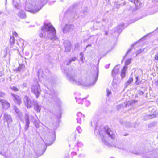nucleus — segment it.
Listing matches in <instances>:
<instances>
[{"instance_id":"nucleus-1","label":"nucleus","mask_w":158,"mask_h":158,"mask_svg":"<svg viewBox=\"0 0 158 158\" xmlns=\"http://www.w3.org/2000/svg\"><path fill=\"white\" fill-rule=\"evenodd\" d=\"M65 72L68 78L72 83L85 86L94 85L96 82L98 76V70L97 68L91 72L90 76L87 79L84 78L83 79L80 78L78 79L77 77L72 75V72H69L67 73L65 71Z\"/></svg>"},{"instance_id":"nucleus-2","label":"nucleus","mask_w":158,"mask_h":158,"mask_svg":"<svg viewBox=\"0 0 158 158\" xmlns=\"http://www.w3.org/2000/svg\"><path fill=\"white\" fill-rule=\"evenodd\" d=\"M41 33L39 34V36L42 38L43 36L48 40L54 41H56V44L59 43L58 38L56 36V30L53 26L50 24H44L42 27Z\"/></svg>"},{"instance_id":"nucleus-3","label":"nucleus","mask_w":158,"mask_h":158,"mask_svg":"<svg viewBox=\"0 0 158 158\" xmlns=\"http://www.w3.org/2000/svg\"><path fill=\"white\" fill-rule=\"evenodd\" d=\"M94 132L96 135H97L99 134L100 135L102 141L105 145L109 147L113 146L114 145L113 141L110 143V142L108 143L106 141V137L105 134H107L113 140H114L115 138V135L113 133L112 131L108 128V127H105L104 131H100L98 127H96Z\"/></svg>"},{"instance_id":"nucleus-4","label":"nucleus","mask_w":158,"mask_h":158,"mask_svg":"<svg viewBox=\"0 0 158 158\" xmlns=\"http://www.w3.org/2000/svg\"><path fill=\"white\" fill-rule=\"evenodd\" d=\"M33 101H32L28 96L27 95L25 96L23 98V102L27 109H29L32 107Z\"/></svg>"},{"instance_id":"nucleus-5","label":"nucleus","mask_w":158,"mask_h":158,"mask_svg":"<svg viewBox=\"0 0 158 158\" xmlns=\"http://www.w3.org/2000/svg\"><path fill=\"white\" fill-rule=\"evenodd\" d=\"M31 91L35 94L36 98H38L40 94V89L39 85H33L31 87Z\"/></svg>"},{"instance_id":"nucleus-6","label":"nucleus","mask_w":158,"mask_h":158,"mask_svg":"<svg viewBox=\"0 0 158 158\" xmlns=\"http://www.w3.org/2000/svg\"><path fill=\"white\" fill-rule=\"evenodd\" d=\"M41 8H36L35 6H33L32 5L30 4H27L25 6L26 10L33 13H36Z\"/></svg>"},{"instance_id":"nucleus-7","label":"nucleus","mask_w":158,"mask_h":158,"mask_svg":"<svg viewBox=\"0 0 158 158\" xmlns=\"http://www.w3.org/2000/svg\"><path fill=\"white\" fill-rule=\"evenodd\" d=\"M131 60L130 59L127 60L125 62V65H126V66H125L123 67V69H122L121 72V76L122 78H123L125 77V73L127 68V65H129L131 63Z\"/></svg>"},{"instance_id":"nucleus-8","label":"nucleus","mask_w":158,"mask_h":158,"mask_svg":"<svg viewBox=\"0 0 158 158\" xmlns=\"http://www.w3.org/2000/svg\"><path fill=\"white\" fill-rule=\"evenodd\" d=\"M137 102L136 100H133L132 101H129L128 102H126L124 103L119 104L117 106V108L118 109H120L121 108L125 107L127 105H132L133 104Z\"/></svg>"},{"instance_id":"nucleus-9","label":"nucleus","mask_w":158,"mask_h":158,"mask_svg":"<svg viewBox=\"0 0 158 158\" xmlns=\"http://www.w3.org/2000/svg\"><path fill=\"white\" fill-rule=\"evenodd\" d=\"M11 95L15 103L19 105L22 103L21 98L20 97L12 93L11 94Z\"/></svg>"},{"instance_id":"nucleus-10","label":"nucleus","mask_w":158,"mask_h":158,"mask_svg":"<svg viewBox=\"0 0 158 158\" xmlns=\"http://www.w3.org/2000/svg\"><path fill=\"white\" fill-rule=\"evenodd\" d=\"M74 28V26L72 25L66 24L63 29L64 33L72 31Z\"/></svg>"},{"instance_id":"nucleus-11","label":"nucleus","mask_w":158,"mask_h":158,"mask_svg":"<svg viewBox=\"0 0 158 158\" xmlns=\"http://www.w3.org/2000/svg\"><path fill=\"white\" fill-rule=\"evenodd\" d=\"M4 120L6 121L8 125L11 123L12 121V119L11 117L8 114L6 113L4 114Z\"/></svg>"},{"instance_id":"nucleus-12","label":"nucleus","mask_w":158,"mask_h":158,"mask_svg":"<svg viewBox=\"0 0 158 158\" xmlns=\"http://www.w3.org/2000/svg\"><path fill=\"white\" fill-rule=\"evenodd\" d=\"M64 44L65 48V52H70L71 46L70 42L69 40H66L64 41Z\"/></svg>"},{"instance_id":"nucleus-13","label":"nucleus","mask_w":158,"mask_h":158,"mask_svg":"<svg viewBox=\"0 0 158 158\" xmlns=\"http://www.w3.org/2000/svg\"><path fill=\"white\" fill-rule=\"evenodd\" d=\"M24 119L25 122V129L27 130L29 127V124L30 123L29 121V116L26 113L25 114L24 116Z\"/></svg>"},{"instance_id":"nucleus-14","label":"nucleus","mask_w":158,"mask_h":158,"mask_svg":"<svg viewBox=\"0 0 158 158\" xmlns=\"http://www.w3.org/2000/svg\"><path fill=\"white\" fill-rule=\"evenodd\" d=\"M0 102L2 105L3 108L6 109L10 107V103L6 100L1 99Z\"/></svg>"},{"instance_id":"nucleus-15","label":"nucleus","mask_w":158,"mask_h":158,"mask_svg":"<svg viewBox=\"0 0 158 158\" xmlns=\"http://www.w3.org/2000/svg\"><path fill=\"white\" fill-rule=\"evenodd\" d=\"M0 154L4 156L5 158H14L10 151H8L6 153L0 152Z\"/></svg>"},{"instance_id":"nucleus-16","label":"nucleus","mask_w":158,"mask_h":158,"mask_svg":"<svg viewBox=\"0 0 158 158\" xmlns=\"http://www.w3.org/2000/svg\"><path fill=\"white\" fill-rule=\"evenodd\" d=\"M34 109L37 112H40L41 110V106L39 105L37 102L35 101H33Z\"/></svg>"},{"instance_id":"nucleus-17","label":"nucleus","mask_w":158,"mask_h":158,"mask_svg":"<svg viewBox=\"0 0 158 158\" xmlns=\"http://www.w3.org/2000/svg\"><path fill=\"white\" fill-rule=\"evenodd\" d=\"M18 16L21 19H25L26 16L25 13L23 10L20 11L17 14Z\"/></svg>"},{"instance_id":"nucleus-18","label":"nucleus","mask_w":158,"mask_h":158,"mask_svg":"<svg viewBox=\"0 0 158 158\" xmlns=\"http://www.w3.org/2000/svg\"><path fill=\"white\" fill-rule=\"evenodd\" d=\"M14 109L16 113L18 114V116L19 117L21 120V118L22 117V113L20 112L19 109L16 106H14Z\"/></svg>"},{"instance_id":"nucleus-19","label":"nucleus","mask_w":158,"mask_h":158,"mask_svg":"<svg viewBox=\"0 0 158 158\" xmlns=\"http://www.w3.org/2000/svg\"><path fill=\"white\" fill-rule=\"evenodd\" d=\"M119 68L118 67L115 66L112 71V73L113 76H115V75L118 73L119 72Z\"/></svg>"},{"instance_id":"nucleus-20","label":"nucleus","mask_w":158,"mask_h":158,"mask_svg":"<svg viewBox=\"0 0 158 158\" xmlns=\"http://www.w3.org/2000/svg\"><path fill=\"white\" fill-rule=\"evenodd\" d=\"M45 150L44 151H40L39 148H37L36 151L35 152V153L37 156H40L43 155L44 152Z\"/></svg>"},{"instance_id":"nucleus-21","label":"nucleus","mask_w":158,"mask_h":158,"mask_svg":"<svg viewBox=\"0 0 158 158\" xmlns=\"http://www.w3.org/2000/svg\"><path fill=\"white\" fill-rule=\"evenodd\" d=\"M133 81V79L131 77H130L128 81L126 82L125 84V88L127 87Z\"/></svg>"},{"instance_id":"nucleus-22","label":"nucleus","mask_w":158,"mask_h":158,"mask_svg":"<svg viewBox=\"0 0 158 158\" xmlns=\"http://www.w3.org/2000/svg\"><path fill=\"white\" fill-rule=\"evenodd\" d=\"M156 117V115L154 114L146 115L144 117V120H145L148 119H152L155 118Z\"/></svg>"},{"instance_id":"nucleus-23","label":"nucleus","mask_w":158,"mask_h":158,"mask_svg":"<svg viewBox=\"0 0 158 158\" xmlns=\"http://www.w3.org/2000/svg\"><path fill=\"white\" fill-rule=\"evenodd\" d=\"M77 60V59L76 57L70 58L68 61H67L66 65H69L72 61H75Z\"/></svg>"},{"instance_id":"nucleus-24","label":"nucleus","mask_w":158,"mask_h":158,"mask_svg":"<svg viewBox=\"0 0 158 158\" xmlns=\"http://www.w3.org/2000/svg\"><path fill=\"white\" fill-rule=\"evenodd\" d=\"M130 1L131 2L134 3L136 6L140 5L139 0H130Z\"/></svg>"},{"instance_id":"nucleus-25","label":"nucleus","mask_w":158,"mask_h":158,"mask_svg":"<svg viewBox=\"0 0 158 158\" xmlns=\"http://www.w3.org/2000/svg\"><path fill=\"white\" fill-rule=\"evenodd\" d=\"M15 41V39L14 37L13 36L11 37L10 40V43L12 47L14 44Z\"/></svg>"},{"instance_id":"nucleus-26","label":"nucleus","mask_w":158,"mask_h":158,"mask_svg":"<svg viewBox=\"0 0 158 158\" xmlns=\"http://www.w3.org/2000/svg\"><path fill=\"white\" fill-rule=\"evenodd\" d=\"M25 68V66L24 65H21L18 68V70L19 71H23Z\"/></svg>"},{"instance_id":"nucleus-27","label":"nucleus","mask_w":158,"mask_h":158,"mask_svg":"<svg viewBox=\"0 0 158 158\" xmlns=\"http://www.w3.org/2000/svg\"><path fill=\"white\" fill-rule=\"evenodd\" d=\"M123 125L126 127H132L131 124L129 122H125L123 123Z\"/></svg>"},{"instance_id":"nucleus-28","label":"nucleus","mask_w":158,"mask_h":158,"mask_svg":"<svg viewBox=\"0 0 158 158\" xmlns=\"http://www.w3.org/2000/svg\"><path fill=\"white\" fill-rule=\"evenodd\" d=\"M10 88L11 90L15 92L19 91V89L17 87L14 86H11L10 87Z\"/></svg>"},{"instance_id":"nucleus-29","label":"nucleus","mask_w":158,"mask_h":158,"mask_svg":"<svg viewBox=\"0 0 158 158\" xmlns=\"http://www.w3.org/2000/svg\"><path fill=\"white\" fill-rule=\"evenodd\" d=\"M75 98L76 99L77 102H78L79 104H82V100L80 98L76 97Z\"/></svg>"},{"instance_id":"nucleus-30","label":"nucleus","mask_w":158,"mask_h":158,"mask_svg":"<svg viewBox=\"0 0 158 158\" xmlns=\"http://www.w3.org/2000/svg\"><path fill=\"white\" fill-rule=\"evenodd\" d=\"M76 131L78 132L79 133H80L82 132V130L80 128V127L78 126L76 128V131H75V132H76Z\"/></svg>"},{"instance_id":"nucleus-31","label":"nucleus","mask_w":158,"mask_h":158,"mask_svg":"<svg viewBox=\"0 0 158 158\" xmlns=\"http://www.w3.org/2000/svg\"><path fill=\"white\" fill-rule=\"evenodd\" d=\"M132 153L137 155H140L142 154V153L141 152H137L136 151H135L134 152H132Z\"/></svg>"},{"instance_id":"nucleus-32","label":"nucleus","mask_w":158,"mask_h":158,"mask_svg":"<svg viewBox=\"0 0 158 158\" xmlns=\"http://www.w3.org/2000/svg\"><path fill=\"white\" fill-rule=\"evenodd\" d=\"M77 145L78 147H81L83 146V144L81 142H78L77 143Z\"/></svg>"},{"instance_id":"nucleus-33","label":"nucleus","mask_w":158,"mask_h":158,"mask_svg":"<svg viewBox=\"0 0 158 158\" xmlns=\"http://www.w3.org/2000/svg\"><path fill=\"white\" fill-rule=\"evenodd\" d=\"M80 55L81 56V57H80V60L81 61H82V63H83V53L82 52H81L80 54Z\"/></svg>"},{"instance_id":"nucleus-34","label":"nucleus","mask_w":158,"mask_h":158,"mask_svg":"<svg viewBox=\"0 0 158 158\" xmlns=\"http://www.w3.org/2000/svg\"><path fill=\"white\" fill-rule=\"evenodd\" d=\"M144 49H140V50H138L137 51V54H139V53H140L142 52L143 51H144Z\"/></svg>"},{"instance_id":"nucleus-35","label":"nucleus","mask_w":158,"mask_h":158,"mask_svg":"<svg viewBox=\"0 0 158 158\" xmlns=\"http://www.w3.org/2000/svg\"><path fill=\"white\" fill-rule=\"evenodd\" d=\"M77 117L79 118H81L82 117V114L81 112H78L77 114Z\"/></svg>"},{"instance_id":"nucleus-36","label":"nucleus","mask_w":158,"mask_h":158,"mask_svg":"<svg viewBox=\"0 0 158 158\" xmlns=\"http://www.w3.org/2000/svg\"><path fill=\"white\" fill-rule=\"evenodd\" d=\"M135 78L136 79L135 83L137 85H138L139 84V83L138 82V81L139 80V76H136Z\"/></svg>"},{"instance_id":"nucleus-37","label":"nucleus","mask_w":158,"mask_h":158,"mask_svg":"<svg viewBox=\"0 0 158 158\" xmlns=\"http://www.w3.org/2000/svg\"><path fill=\"white\" fill-rule=\"evenodd\" d=\"M106 91L107 93V95L108 96H109V95L111 94V92L108 89H106Z\"/></svg>"},{"instance_id":"nucleus-38","label":"nucleus","mask_w":158,"mask_h":158,"mask_svg":"<svg viewBox=\"0 0 158 158\" xmlns=\"http://www.w3.org/2000/svg\"><path fill=\"white\" fill-rule=\"evenodd\" d=\"M77 122L78 123H81V118H77Z\"/></svg>"},{"instance_id":"nucleus-39","label":"nucleus","mask_w":158,"mask_h":158,"mask_svg":"<svg viewBox=\"0 0 158 158\" xmlns=\"http://www.w3.org/2000/svg\"><path fill=\"white\" fill-rule=\"evenodd\" d=\"M155 59L158 61V53L155 55Z\"/></svg>"},{"instance_id":"nucleus-40","label":"nucleus","mask_w":158,"mask_h":158,"mask_svg":"<svg viewBox=\"0 0 158 158\" xmlns=\"http://www.w3.org/2000/svg\"><path fill=\"white\" fill-rule=\"evenodd\" d=\"M90 104V102L89 101H85V105L86 106H88Z\"/></svg>"},{"instance_id":"nucleus-41","label":"nucleus","mask_w":158,"mask_h":158,"mask_svg":"<svg viewBox=\"0 0 158 158\" xmlns=\"http://www.w3.org/2000/svg\"><path fill=\"white\" fill-rule=\"evenodd\" d=\"M85 156V155L82 154H80L79 157L80 158H83Z\"/></svg>"},{"instance_id":"nucleus-42","label":"nucleus","mask_w":158,"mask_h":158,"mask_svg":"<svg viewBox=\"0 0 158 158\" xmlns=\"http://www.w3.org/2000/svg\"><path fill=\"white\" fill-rule=\"evenodd\" d=\"M114 81H115V80L114 79L113 81V82H112V85H113V86L114 87H115V85H116V84L115 82Z\"/></svg>"},{"instance_id":"nucleus-43","label":"nucleus","mask_w":158,"mask_h":158,"mask_svg":"<svg viewBox=\"0 0 158 158\" xmlns=\"http://www.w3.org/2000/svg\"><path fill=\"white\" fill-rule=\"evenodd\" d=\"M34 124H35V126L36 128H38L39 127V124L37 123V122H34Z\"/></svg>"},{"instance_id":"nucleus-44","label":"nucleus","mask_w":158,"mask_h":158,"mask_svg":"<svg viewBox=\"0 0 158 158\" xmlns=\"http://www.w3.org/2000/svg\"><path fill=\"white\" fill-rule=\"evenodd\" d=\"M154 84L156 86H158V80L156 81Z\"/></svg>"},{"instance_id":"nucleus-45","label":"nucleus","mask_w":158,"mask_h":158,"mask_svg":"<svg viewBox=\"0 0 158 158\" xmlns=\"http://www.w3.org/2000/svg\"><path fill=\"white\" fill-rule=\"evenodd\" d=\"M5 95L2 92H0V97H3Z\"/></svg>"},{"instance_id":"nucleus-46","label":"nucleus","mask_w":158,"mask_h":158,"mask_svg":"<svg viewBox=\"0 0 158 158\" xmlns=\"http://www.w3.org/2000/svg\"><path fill=\"white\" fill-rule=\"evenodd\" d=\"M77 153L75 152H72L71 153V155L73 156L74 155H76Z\"/></svg>"},{"instance_id":"nucleus-47","label":"nucleus","mask_w":158,"mask_h":158,"mask_svg":"<svg viewBox=\"0 0 158 158\" xmlns=\"http://www.w3.org/2000/svg\"><path fill=\"white\" fill-rule=\"evenodd\" d=\"M13 35L15 36H17L18 35V34H17V33H16L15 32H14L13 33Z\"/></svg>"},{"instance_id":"nucleus-48","label":"nucleus","mask_w":158,"mask_h":158,"mask_svg":"<svg viewBox=\"0 0 158 158\" xmlns=\"http://www.w3.org/2000/svg\"><path fill=\"white\" fill-rule=\"evenodd\" d=\"M23 87H27V84L26 83H24L23 85Z\"/></svg>"},{"instance_id":"nucleus-49","label":"nucleus","mask_w":158,"mask_h":158,"mask_svg":"<svg viewBox=\"0 0 158 158\" xmlns=\"http://www.w3.org/2000/svg\"><path fill=\"white\" fill-rule=\"evenodd\" d=\"M110 64H109L108 65H106V66L105 67V68L106 69H108L109 68V66H110Z\"/></svg>"},{"instance_id":"nucleus-50","label":"nucleus","mask_w":158,"mask_h":158,"mask_svg":"<svg viewBox=\"0 0 158 158\" xmlns=\"http://www.w3.org/2000/svg\"><path fill=\"white\" fill-rule=\"evenodd\" d=\"M21 41V46H23L24 45V43H23V41L22 40Z\"/></svg>"},{"instance_id":"nucleus-51","label":"nucleus","mask_w":158,"mask_h":158,"mask_svg":"<svg viewBox=\"0 0 158 158\" xmlns=\"http://www.w3.org/2000/svg\"><path fill=\"white\" fill-rule=\"evenodd\" d=\"M108 31H106L105 32V35H108Z\"/></svg>"},{"instance_id":"nucleus-52","label":"nucleus","mask_w":158,"mask_h":158,"mask_svg":"<svg viewBox=\"0 0 158 158\" xmlns=\"http://www.w3.org/2000/svg\"><path fill=\"white\" fill-rule=\"evenodd\" d=\"M137 72L139 73H140L142 72V71L141 70H139L138 71H137Z\"/></svg>"},{"instance_id":"nucleus-53","label":"nucleus","mask_w":158,"mask_h":158,"mask_svg":"<svg viewBox=\"0 0 158 158\" xmlns=\"http://www.w3.org/2000/svg\"><path fill=\"white\" fill-rule=\"evenodd\" d=\"M91 46V44H88V45L87 46H86V48L88 47H89V46Z\"/></svg>"},{"instance_id":"nucleus-54","label":"nucleus","mask_w":158,"mask_h":158,"mask_svg":"<svg viewBox=\"0 0 158 158\" xmlns=\"http://www.w3.org/2000/svg\"><path fill=\"white\" fill-rule=\"evenodd\" d=\"M121 27H122V25H121V26H119L118 27V28H119V29H120V28Z\"/></svg>"},{"instance_id":"nucleus-55","label":"nucleus","mask_w":158,"mask_h":158,"mask_svg":"<svg viewBox=\"0 0 158 158\" xmlns=\"http://www.w3.org/2000/svg\"><path fill=\"white\" fill-rule=\"evenodd\" d=\"M52 94V95H51L52 96V97H53V95H54V96H55V94H53H53H52H52Z\"/></svg>"},{"instance_id":"nucleus-56","label":"nucleus","mask_w":158,"mask_h":158,"mask_svg":"<svg viewBox=\"0 0 158 158\" xmlns=\"http://www.w3.org/2000/svg\"><path fill=\"white\" fill-rule=\"evenodd\" d=\"M2 76V74L1 73H0V77Z\"/></svg>"},{"instance_id":"nucleus-57","label":"nucleus","mask_w":158,"mask_h":158,"mask_svg":"<svg viewBox=\"0 0 158 158\" xmlns=\"http://www.w3.org/2000/svg\"><path fill=\"white\" fill-rule=\"evenodd\" d=\"M147 158H152L151 157H148Z\"/></svg>"},{"instance_id":"nucleus-58","label":"nucleus","mask_w":158,"mask_h":158,"mask_svg":"<svg viewBox=\"0 0 158 158\" xmlns=\"http://www.w3.org/2000/svg\"><path fill=\"white\" fill-rule=\"evenodd\" d=\"M19 42H17V44H18V45H19Z\"/></svg>"},{"instance_id":"nucleus-59","label":"nucleus","mask_w":158,"mask_h":158,"mask_svg":"<svg viewBox=\"0 0 158 158\" xmlns=\"http://www.w3.org/2000/svg\"><path fill=\"white\" fill-rule=\"evenodd\" d=\"M2 13V12L0 11V15H1V14Z\"/></svg>"},{"instance_id":"nucleus-60","label":"nucleus","mask_w":158,"mask_h":158,"mask_svg":"<svg viewBox=\"0 0 158 158\" xmlns=\"http://www.w3.org/2000/svg\"><path fill=\"white\" fill-rule=\"evenodd\" d=\"M69 158V156H66V158Z\"/></svg>"},{"instance_id":"nucleus-61","label":"nucleus","mask_w":158,"mask_h":158,"mask_svg":"<svg viewBox=\"0 0 158 158\" xmlns=\"http://www.w3.org/2000/svg\"><path fill=\"white\" fill-rule=\"evenodd\" d=\"M156 40H157V41H158V38H157L156 39Z\"/></svg>"},{"instance_id":"nucleus-62","label":"nucleus","mask_w":158,"mask_h":158,"mask_svg":"<svg viewBox=\"0 0 158 158\" xmlns=\"http://www.w3.org/2000/svg\"><path fill=\"white\" fill-rule=\"evenodd\" d=\"M156 30L157 31H158V28Z\"/></svg>"},{"instance_id":"nucleus-63","label":"nucleus","mask_w":158,"mask_h":158,"mask_svg":"<svg viewBox=\"0 0 158 158\" xmlns=\"http://www.w3.org/2000/svg\"><path fill=\"white\" fill-rule=\"evenodd\" d=\"M35 158H37V157H35Z\"/></svg>"},{"instance_id":"nucleus-64","label":"nucleus","mask_w":158,"mask_h":158,"mask_svg":"<svg viewBox=\"0 0 158 158\" xmlns=\"http://www.w3.org/2000/svg\"><path fill=\"white\" fill-rule=\"evenodd\" d=\"M110 158H114V157H110Z\"/></svg>"}]
</instances>
